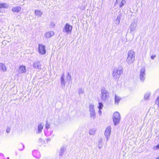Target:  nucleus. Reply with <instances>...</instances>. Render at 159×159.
<instances>
[{
  "instance_id": "28",
  "label": "nucleus",
  "mask_w": 159,
  "mask_h": 159,
  "mask_svg": "<svg viewBox=\"0 0 159 159\" xmlns=\"http://www.w3.org/2000/svg\"><path fill=\"white\" fill-rule=\"evenodd\" d=\"M66 79L68 80H70L71 79V76L70 73L68 72L67 73Z\"/></svg>"
},
{
  "instance_id": "2",
  "label": "nucleus",
  "mask_w": 159,
  "mask_h": 159,
  "mask_svg": "<svg viewBox=\"0 0 159 159\" xmlns=\"http://www.w3.org/2000/svg\"><path fill=\"white\" fill-rule=\"evenodd\" d=\"M135 58V52L133 50L129 51L127 54V57L126 62L129 65L132 64L134 61Z\"/></svg>"
},
{
  "instance_id": "10",
  "label": "nucleus",
  "mask_w": 159,
  "mask_h": 159,
  "mask_svg": "<svg viewBox=\"0 0 159 159\" xmlns=\"http://www.w3.org/2000/svg\"><path fill=\"white\" fill-rule=\"evenodd\" d=\"M34 67L39 69H42L43 67L42 65L41 62L39 61H36L34 62L33 64Z\"/></svg>"
},
{
  "instance_id": "34",
  "label": "nucleus",
  "mask_w": 159,
  "mask_h": 159,
  "mask_svg": "<svg viewBox=\"0 0 159 159\" xmlns=\"http://www.w3.org/2000/svg\"><path fill=\"white\" fill-rule=\"evenodd\" d=\"M153 149L154 150H157L159 149V144H158L156 146H154L153 148Z\"/></svg>"
},
{
  "instance_id": "9",
  "label": "nucleus",
  "mask_w": 159,
  "mask_h": 159,
  "mask_svg": "<svg viewBox=\"0 0 159 159\" xmlns=\"http://www.w3.org/2000/svg\"><path fill=\"white\" fill-rule=\"evenodd\" d=\"M137 24L135 22H133L131 24L130 28V33L134 34L136 29Z\"/></svg>"
},
{
  "instance_id": "15",
  "label": "nucleus",
  "mask_w": 159,
  "mask_h": 159,
  "mask_svg": "<svg viewBox=\"0 0 159 159\" xmlns=\"http://www.w3.org/2000/svg\"><path fill=\"white\" fill-rule=\"evenodd\" d=\"M21 9V7H20L17 6L13 7L12 9V11L13 12L18 13L20 10Z\"/></svg>"
},
{
  "instance_id": "3",
  "label": "nucleus",
  "mask_w": 159,
  "mask_h": 159,
  "mask_svg": "<svg viewBox=\"0 0 159 159\" xmlns=\"http://www.w3.org/2000/svg\"><path fill=\"white\" fill-rule=\"evenodd\" d=\"M101 98L102 100L103 101L108 100L109 98V93L103 87L101 88Z\"/></svg>"
},
{
  "instance_id": "32",
  "label": "nucleus",
  "mask_w": 159,
  "mask_h": 159,
  "mask_svg": "<svg viewBox=\"0 0 159 159\" xmlns=\"http://www.w3.org/2000/svg\"><path fill=\"white\" fill-rule=\"evenodd\" d=\"M55 26V23L52 21H51L50 22V24H49V27L51 28H53Z\"/></svg>"
},
{
  "instance_id": "14",
  "label": "nucleus",
  "mask_w": 159,
  "mask_h": 159,
  "mask_svg": "<svg viewBox=\"0 0 159 159\" xmlns=\"http://www.w3.org/2000/svg\"><path fill=\"white\" fill-rule=\"evenodd\" d=\"M43 128V125L41 123L38 124L37 131L36 132L37 134H40L41 133Z\"/></svg>"
},
{
  "instance_id": "5",
  "label": "nucleus",
  "mask_w": 159,
  "mask_h": 159,
  "mask_svg": "<svg viewBox=\"0 0 159 159\" xmlns=\"http://www.w3.org/2000/svg\"><path fill=\"white\" fill-rule=\"evenodd\" d=\"M72 27L69 24L66 23L62 30L63 32L66 34H70L71 33Z\"/></svg>"
},
{
  "instance_id": "8",
  "label": "nucleus",
  "mask_w": 159,
  "mask_h": 159,
  "mask_svg": "<svg viewBox=\"0 0 159 159\" xmlns=\"http://www.w3.org/2000/svg\"><path fill=\"white\" fill-rule=\"evenodd\" d=\"M145 70L144 68H142L140 70V79L141 82H143L145 80Z\"/></svg>"
},
{
  "instance_id": "44",
  "label": "nucleus",
  "mask_w": 159,
  "mask_h": 159,
  "mask_svg": "<svg viewBox=\"0 0 159 159\" xmlns=\"http://www.w3.org/2000/svg\"><path fill=\"white\" fill-rule=\"evenodd\" d=\"M158 139H159V135L158 136Z\"/></svg>"
},
{
  "instance_id": "37",
  "label": "nucleus",
  "mask_w": 159,
  "mask_h": 159,
  "mask_svg": "<svg viewBox=\"0 0 159 159\" xmlns=\"http://www.w3.org/2000/svg\"><path fill=\"white\" fill-rule=\"evenodd\" d=\"M156 55H152L151 57V58L152 59H154V58L156 57Z\"/></svg>"
},
{
  "instance_id": "21",
  "label": "nucleus",
  "mask_w": 159,
  "mask_h": 159,
  "mask_svg": "<svg viewBox=\"0 0 159 159\" xmlns=\"http://www.w3.org/2000/svg\"><path fill=\"white\" fill-rule=\"evenodd\" d=\"M34 13L36 15L39 16H41L43 14V13L39 10H35L34 11Z\"/></svg>"
},
{
  "instance_id": "13",
  "label": "nucleus",
  "mask_w": 159,
  "mask_h": 159,
  "mask_svg": "<svg viewBox=\"0 0 159 159\" xmlns=\"http://www.w3.org/2000/svg\"><path fill=\"white\" fill-rule=\"evenodd\" d=\"M65 74L63 73L61 76V86L64 87L66 84V82L64 80Z\"/></svg>"
},
{
  "instance_id": "17",
  "label": "nucleus",
  "mask_w": 159,
  "mask_h": 159,
  "mask_svg": "<svg viewBox=\"0 0 159 159\" xmlns=\"http://www.w3.org/2000/svg\"><path fill=\"white\" fill-rule=\"evenodd\" d=\"M121 99V98L116 95H115V104L118 105Z\"/></svg>"
},
{
  "instance_id": "35",
  "label": "nucleus",
  "mask_w": 159,
  "mask_h": 159,
  "mask_svg": "<svg viewBox=\"0 0 159 159\" xmlns=\"http://www.w3.org/2000/svg\"><path fill=\"white\" fill-rule=\"evenodd\" d=\"M6 131L7 133H9L11 131V128L9 127H7V128Z\"/></svg>"
},
{
  "instance_id": "36",
  "label": "nucleus",
  "mask_w": 159,
  "mask_h": 159,
  "mask_svg": "<svg viewBox=\"0 0 159 159\" xmlns=\"http://www.w3.org/2000/svg\"><path fill=\"white\" fill-rule=\"evenodd\" d=\"M156 103H157V105L159 106V96L158 97L156 100Z\"/></svg>"
},
{
  "instance_id": "12",
  "label": "nucleus",
  "mask_w": 159,
  "mask_h": 159,
  "mask_svg": "<svg viewBox=\"0 0 159 159\" xmlns=\"http://www.w3.org/2000/svg\"><path fill=\"white\" fill-rule=\"evenodd\" d=\"M54 35V32L53 31H49L47 32L45 34L44 36L46 38H49Z\"/></svg>"
},
{
  "instance_id": "24",
  "label": "nucleus",
  "mask_w": 159,
  "mask_h": 159,
  "mask_svg": "<svg viewBox=\"0 0 159 159\" xmlns=\"http://www.w3.org/2000/svg\"><path fill=\"white\" fill-rule=\"evenodd\" d=\"M151 94V93L149 92L147 93H145L144 96V99H148L150 97Z\"/></svg>"
},
{
  "instance_id": "33",
  "label": "nucleus",
  "mask_w": 159,
  "mask_h": 159,
  "mask_svg": "<svg viewBox=\"0 0 159 159\" xmlns=\"http://www.w3.org/2000/svg\"><path fill=\"white\" fill-rule=\"evenodd\" d=\"M45 127L47 129H49L50 127V124L47 122L46 124Z\"/></svg>"
},
{
  "instance_id": "27",
  "label": "nucleus",
  "mask_w": 159,
  "mask_h": 159,
  "mask_svg": "<svg viewBox=\"0 0 159 159\" xmlns=\"http://www.w3.org/2000/svg\"><path fill=\"white\" fill-rule=\"evenodd\" d=\"M126 3V0H122L119 4V7L121 8Z\"/></svg>"
},
{
  "instance_id": "26",
  "label": "nucleus",
  "mask_w": 159,
  "mask_h": 159,
  "mask_svg": "<svg viewBox=\"0 0 159 159\" xmlns=\"http://www.w3.org/2000/svg\"><path fill=\"white\" fill-rule=\"evenodd\" d=\"M102 140L100 139L99 140L98 144V147L99 149H101L102 147Z\"/></svg>"
},
{
  "instance_id": "4",
  "label": "nucleus",
  "mask_w": 159,
  "mask_h": 159,
  "mask_svg": "<svg viewBox=\"0 0 159 159\" xmlns=\"http://www.w3.org/2000/svg\"><path fill=\"white\" fill-rule=\"evenodd\" d=\"M112 119L115 125L118 124L121 119L120 113L118 112H115L113 114Z\"/></svg>"
},
{
  "instance_id": "18",
  "label": "nucleus",
  "mask_w": 159,
  "mask_h": 159,
  "mask_svg": "<svg viewBox=\"0 0 159 159\" xmlns=\"http://www.w3.org/2000/svg\"><path fill=\"white\" fill-rule=\"evenodd\" d=\"M33 154L34 156L37 158H39L40 157V153L38 151H34L33 152Z\"/></svg>"
},
{
  "instance_id": "30",
  "label": "nucleus",
  "mask_w": 159,
  "mask_h": 159,
  "mask_svg": "<svg viewBox=\"0 0 159 159\" xmlns=\"http://www.w3.org/2000/svg\"><path fill=\"white\" fill-rule=\"evenodd\" d=\"M84 90L82 88H80L78 90V94L80 95L84 93Z\"/></svg>"
},
{
  "instance_id": "29",
  "label": "nucleus",
  "mask_w": 159,
  "mask_h": 159,
  "mask_svg": "<svg viewBox=\"0 0 159 159\" xmlns=\"http://www.w3.org/2000/svg\"><path fill=\"white\" fill-rule=\"evenodd\" d=\"M120 16H118L117 17V18L116 19V24L117 25H119L120 23Z\"/></svg>"
},
{
  "instance_id": "25",
  "label": "nucleus",
  "mask_w": 159,
  "mask_h": 159,
  "mask_svg": "<svg viewBox=\"0 0 159 159\" xmlns=\"http://www.w3.org/2000/svg\"><path fill=\"white\" fill-rule=\"evenodd\" d=\"M96 133V130L93 129H91L89 131V134L90 135H93Z\"/></svg>"
},
{
  "instance_id": "23",
  "label": "nucleus",
  "mask_w": 159,
  "mask_h": 159,
  "mask_svg": "<svg viewBox=\"0 0 159 159\" xmlns=\"http://www.w3.org/2000/svg\"><path fill=\"white\" fill-rule=\"evenodd\" d=\"M95 111L94 109V105L93 104H90L89 106V111Z\"/></svg>"
},
{
  "instance_id": "41",
  "label": "nucleus",
  "mask_w": 159,
  "mask_h": 159,
  "mask_svg": "<svg viewBox=\"0 0 159 159\" xmlns=\"http://www.w3.org/2000/svg\"><path fill=\"white\" fill-rule=\"evenodd\" d=\"M156 159H159V157H158Z\"/></svg>"
},
{
  "instance_id": "22",
  "label": "nucleus",
  "mask_w": 159,
  "mask_h": 159,
  "mask_svg": "<svg viewBox=\"0 0 159 159\" xmlns=\"http://www.w3.org/2000/svg\"><path fill=\"white\" fill-rule=\"evenodd\" d=\"M65 151V149L64 148H61L60 150L59 155L61 157L63 155Z\"/></svg>"
},
{
  "instance_id": "40",
  "label": "nucleus",
  "mask_w": 159,
  "mask_h": 159,
  "mask_svg": "<svg viewBox=\"0 0 159 159\" xmlns=\"http://www.w3.org/2000/svg\"><path fill=\"white\" fill-rule=\"evenodd\" d=\"M49 140H50V139H47V141H49Z\"/></svg>"
},
{
  "instance_id": "1",
  "label": "nucleus",
  "mask_w": 159,
  "mask_h": 159,
  "mask_svg": "<svg viewBox=\"0 0 159 159\" xmlns=\"http://www.w3.org/2000/svg\"><path fill=\"white\" fill-rule=\"evenodd\" d=\"M123 73L122 68L120 67H117L114 68L112 71V75L113 79L117 80L120 77V75Z\"/></svg>"
},
{
  "instance_id": "16",
  "label": "nucleus",
  "mask_w": 159,
  "mask_h": 159,
  "mask_svg": "<svg viewBox=\"0 0 159 159\" xmlns=\"http://www.w3.org/2000/svg\"><path fill=\"white\" fill-rule=\"evenodd\" d=\"M0 70L3 72H5L7 70L5 65L2 63H0Z\"/></svg>"
},
{
  "instance_id": "11",
  "label": "nucleus",
  "mask_w": 159,
  "mask_h": 159,
  "mask_svg": "<svg viewBox=\"0 0 159 159\" xmlns=\"http://www.w3.org/2000/svg\"><path fill=\"white\" fill-rule=\"evenodd\" d=\"M26 71V68L25 66H19L18 70V72L19 74H22L25 73Z\"/></svg>"
},
{
  "instance_id": "19",
  "label": "nucleus",
  "mask_w": 159,
  "mask_h": 159,
  "mask_svg": "<svg viewBox=\"0 0 159 159\" xmlns=\"http://www.w3.org/2000/svg\"><path fill=\"white\" fill-rule=\"evenodd\" d=\"M89 112L90 117L93 119H94L95 118L96 116L95 111H89Z\"/></svg>"
},
{
  "instance_id": "39",
  "label": "nucleus",
  "mask_w": 159,
  "mask_h": 159,
  "mask_svg": "<svg viewBox=\"0 0 159 159\" xmlns=\"http://www.w3.org/2000/svg\"><path fill=\"white\" fill-rule=\"evenodd\" d=\"M117 0H116V2H115V5H116V4L117 3Z\"/></svg>"
},
{
  "instance_id": "43",
  "label": "nucleus",
  "mask_w": 159,
  "mask_h": 159,
  "mask_svg": "<svg viewBox=\"0 0 159 159\" xmlns=\"http://www.w3.org/2000/svg\"><path fill=\"white\" fill-rule=\"evenodd\" d=\"M21 145H22L23 147H24V145H23L22 144H21Z\"/></svg>"
},
{
  "instance_id": "42",
  "label": "nucleus",
  "mask_w": 159,
  "mask_h": 159,
  "mask_svg": "<svg viewBox=\"0 0 159 159\" xmlns=\"http://www.w3.org/2000/svg\"><path fill=\"white\" fill-rule=\"evenodd\" d=\"M3 159H5V158H4ZM7 159H9V158L8 157L7 158Z\"/></svg>"
},
{
  "instance_id": "7",
  "label": "nucleus",
  "mask_w": 159,
  "mask_h": 159,
  "mask_svg": "<svg viewBox=\"0 0 159 159\" xmlns=\"http://www.w3.org/2000/svg\"><path fill=\"white\" fill-rule=\"evenodd\" d=\"M111 131V127L109 126L106 129L104 133V135L107 138V141L110 136Z\"/></svg>"
},
{
  "instance_id": "20",
  "label": "nucleus",
  "mask_w": 159,
  "mask_h": 159,
  "mask_svg": "<svg viewBox=\"0 0 159 159\" xmlns=\"http://www.w3.org/2000/svg\"><path fill=\"white\" fill-rule=\"evenodd\" d=\"M8 7V5L6 3H0V9L5 8H7Z\"/></svg>"
},
{
  "instance_id": "38",
  "label": "nucleus",
  "mask_w": 159,
  "mask_h": 159,
  "mask_svg": "<svg viewBox=\"0 0 159 159\" xmlns=\"http://www.w3.org/2000/svg\"><path fill=\"white\" fill-rule=\"evenodd\" d=\"M101 110V109H99V110L98 111V113L100 115H101L102 114V112Z\"/></svg>"
},
{
  "instance_id": "31",
  "label": "nucleus",
  "mask_w": 159,
  "mask_h": 159,
  "mask_svg": "<svg viewBox=\"0 0 159 159\" xmlns=\"http://www.w3.org/2000/svg\"><path fill=\"white\" fill-rule=\"evenodd\" d=\"M99 106L98 107L99 109H102L103 107V106L102 102H99Z\"/></svg>"
},
{
  "instance_id": "6",
  "label": "nucleus",
  "mask_w": 159,
  "mask_h": 159,
  "mask_svg": "<svg viewBox=\"0 0 159 159\" xmlns=\"http://www.w3.org/2000/svg\"><path fill=\"white\" fill-rule=\"evenodd\" d=\"M44 45L42 44H39L38 48V51L41 55H44L46 52V50Z\"/></svg>"
}]
</instances>
